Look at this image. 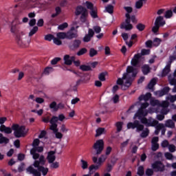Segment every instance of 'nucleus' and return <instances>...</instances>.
<instances>
[{"mask_svg": "<svg viewBox=\"0 0 176 176\" xmlns=\"http://www.w3.org/2000/svg\"><path fill=\"white\" fill-rule=\"evenodd\" d=\"M32 155L34 160H35L33 166L38 169H35L34 167L30 166L27 168L28 173H30V174H32L34 176H41V173H42L43 176L47 175L49 168L43 166H45V164L46 163L45 155L36 153L35 148L32 151Z\"/></svg>", "mask_w": 176, "mask_h": 176, "instance_id": "f257e3e1", "label": "nucleus"}, {"mask_svg": "<svg viewBox=\"0 0 176 176\" xmlns=\"http://www.w3.org/2000/svg\"><path fill=\"white\" fill-rule=\"evenodd\" d=\"M137 69H134L133 66H128L126 68V72L123 74L122 78H118L116 83L121 86L122 90H127L131 84L135 75H137Z\"/></svg>", "mask_w": 176, "mask_h": 176, "instance_id": "f03ea898", "label": "nucleus"}, {"mask_svg": "<svg viewBox=\"0 0 176 176\" xmlns=\"http://www.w3.org/2000/svg\"><path fill=\"white\" fill-rule=\"evenodd\" d=\"M57 122H58V117L52 116V118L50 120V123L51 124L50 126V130H52L53 131L54 134H55L56 138H57L58 140H61L63 135V133H61V132L58 131V128H57Z\"/></svg>", "mask_w": 176, "mask_h": 176, "instance_id": "7ed1b4c3", "label": "nucleus"}, {"mask_svg": "<svg viewBox=\"0 0 176 176\" xmlns=\"http://www.w3.org/2000/svg\"><path fill=\"white\" fill-rule=\"evenodd\" d=\"M12 129L14 131V135L16 138L24 137L28 133V129H26L24 126L19 125L18 124H13Z\"/></svg>", "mask_w": 176, "mask_h": 176, "instance_id": "20e7f679", "label": "nucleus"}, {"mask_svg": "<svg viewBox=\"0 0 176 176\" xmlns=\"http://www.w3.org/2000/svg\"><path fill=\"white\" fill-rule=\"evenodd\" d=\"M75 14L76 16H80V21L81 23H86L87 16H89V12L83 6H79L76 8Z\"/></svg>", "mask_w": 176, "mask_h": 176, "instance_id": "39448f33", "label": "nucleus"}, {"mask_svg": "<svg viewBox=\"0 0 176 176\" xmlns=\"http://www.w3.org/2000/svg\"><path fill=\"white\" fill-rule=\"evenodd\" d=\"M93 149L96 151V155H101L104 151V140H96L92 146Z\"/></svg>", "mask_w": 176, "mask_h": 176, "instance_id": "423d86ee", "label": "nucleus"}, {"mask_svg": "<svg viewBox=\"0 0 176 176\" xmlns=\"http://www.w3.org/2000/svg\"><path fill=\"white\" fill-rule=\"evenodd\" d=\"M141 123L145 124L146 127H155V126L159 124V121L153 120V118H150L146 119V118H142L140 119Z\"/></svg>", "mask_w": 176, "mask_h": 176, "instance_id": "0eeeda50", "label": "nucleus"}, {"mask_svg": "<svg viewBox=\"0 0 176 176\" xmlns=\"http://www.w3.org/2000/svg\"><path fill=\"white\" fill-rule=\"evenodd\" d=\"M151 167L155 173H163L166 170V166L160 161H156L151 164Z\"/></svg>", "mask_w": 176, "mask_h": 176, "instance_id": "6e6552de", "label": "nucleus"}, {"mask_svg": "<svg viewBox=\"0 0 176 176\" xmlns=\"http://www.w3.org/2000/svg\"><path fill=\"white\" fill-rule=\"evenodd\" d=\"M125 16L126 17L125 22L121 24L120 28L124 29L126 31H130L131 30H133V25L130 23L131 17H130L129 13L126 14Z\"/></svg>", "mask_w": 176, "mask_h": 176, "instance_id": "1a4fd4ad", "label": "nucleus"}, {"mask_svg": "<svg viewBox=\"0 0 176 176\" xmlns=\"http://www.w3.org/2000/svg\"><path fill=\"white\" fill-rule=\"evenodd\" d=\"M127 129H136L137 131H142L144 130V125L140 123V121L135 120L134 122H129L127 124Z\"/></svg>", "mask_w": 176, "mask_h": 176, "instance_id": "9d476101", "label": "nucleus"}, {"mask_svg": "<svg viewBox=\"0 0 176 176\" xmlns=\"http://www.w3.org/2000/svg\"><path fill=\"white\" fill-rule=\"evenodd\" d=\"M38 146H39V139H35L32 143L33 148L30 150L31 155H32L33 149L35 150L36 153H41L43 151V147Z\"/></svg>", "mask_w": 176, "mask_h": 176, "instance_id": "9b49d317", "label": "nucleus"}, {"mask_svg": "<svg viewBox=\"0 0 176 176\" xmlns=\"http://www.w3.org/2000/svg\"><path fill=\"white\" fill-rule=\"evenodd\" d=\"M75 31V27H72L67 32H66V39H74L78 38V32Z\"/></svg>", "mask_w": 176, "mask_h": 176, "instance_id": "f8f14e48", "label": "nucleus"}, {"mask_svg": "<svg viewBox=\"0 0 176 176\" xmlns=\"http://www.w3.org/2000/svg\"><path fill=\"white\" fill-rule=\"evenodd\" d=\"M94 36V30L93 29L88 30V34H85L83 37L82 41L83 42H90L91 41V38Z\"/></svg>", "mask_w": 176, "mask_h": 176, "instance_id": "ddd939ff", "label": "nucleus"}, {"mask_svg": "<svg viewBox=\"0 0 176 176\" xmlns=\"http://www.w3.org/2000/svg\"><path fill=\"white\" fill-rule=\"evenodd\" d=\"M169 105H170V103L167 102V100H164L162 101V103L160 102V107H162V108H164V109L162 110V113H163V115H167V113H168L169 110L167 108H168Z\"/></svg>", "mask_w": 176, "mask_h": 176, "instance_id": "4468645a", "label": "nucleus"}, {"mask_svg": "<svg viewBox=\"0 0 176 176\" xmlns=\"http://www.w3.org/2000/svg\"><path fill=\"white\" fill-rule=\"evenodd\" d=\"M19 1L23 0H14V2H19ZM36 2H38V0H25L24 2V6H26L27 8H35Z\"/></svg>", "mask_w": 176, "mask_h": 176, "instance_id": "2eb2a0df", "label": "nucleus"}, {"mask_svg": "<svg viewBox=\"0 0 176 176\" xmlns=\"http://www.w3.org/2000/svg\"><path fill=\"white\" fill-rule=\"evenodd\" d=\"M80 45H82V41L79 39H75L69 45V47L72 50H75L76 49H79V47H80Z\"/></svg>", "mask_w": 176, "mask_h": 176, "instance_id": "dca6fc26", "label": "nucleus"}, {"mask_svg": "<svg viewBox=\"0 0 176 176\" xmlns=\"http://www.w3.org/2000/svg\"><path fill=\"white\" fill-rule=\"evenodd\" d=\"M92 160L94 163H97L99 166H102V164L107 160L105 155H101L98 159L96 157H93Z\"/></svg>", "mask_w": 176, "mask_h": 176, "instance_id": "f3484780", "label": "nucleus"}, {"mask_svg": "<svg viewBox=\"0 0 176 176\" xmlns=\"http://www.w3.org/2000/svg\"><path fill=\"white\" fill-rule=\"evenodd\" d=\"M146 115H148V111H144L143 109H140L134 115L133 119H137V118H138L141 120V117L146 116Z\"/></svg>", "mask_w": 176, "mask_h": 176, "instance_id": "a211bd4d", "label": "nucleus"}, {"mask_svg": "<svg viewBox=\"0 0 176 176\" xmlns=\"http://www.w3.org/2000/svg\"><path fill=\"white\" fill-rule=\"evenodd\" d=\"M56 151H51L48 152L47 156V160H48V162L52 164L56 160Z\"/></svg>", "mask_w": 176, "mask_h": 176, "instance_id": "6ab92c4d", "label": "nucleus"}, {"mask_svg": "<svg viewBox=\"0 0 176 176\" xmlns=\"http://www.w3.org/2000/svg\"><path fill=\"white\" fill-rule=\"evenodd\" d=\"M63 60L66 65H71L73 61H75V56H69V55H65Z\"/></svg>", "mask_w": 176, "mask_h": 176, "instance_id": "aec40b11", "label": "nucleus"}, {"mask_svg": "<svg viewBox=\"0 0 176 176\" xmlns=\"http://www.w3.org/2000/svg\"><path fill=\"white\" fill-rule=\"evenodd\" d=\"M16 42L21 47H28V45H30V41H28V44L25 43V41H24L20 36H16Z\"/></svg>", "mask_w": 176, "mask_h": 176, "instance_id": "412c9836", "label": "nucleus"}, {"mask_svg": "<svg viewBox=\"0 0 176 176\" xmlns=\"http://www.w3.org/2000/svg\"><path fill=\"white\" fill-rule=\"evenodd\" d=\"M0 131H1V133H5L6 134H12V129L2 124L0 126Z\"/></svg>", "mask_w": 176, "mask_h": 176, "instance_id": "4be33fe9", "label": "nucleus"}, {"mask_svg": "<svg viewBox=\"0 0 176 176\" xmlns=\"http://www.w3.org/2000/svg\"><path fill=\"white\" fill-rule=\"evenodd\" d=\"M142 58V55L140 54H137L134 56L133 58L131 60V65L133 66L137 65L140 63V59Z\"/></svg>", "mask_w": 176, "mask_h": 176, "instance_id": "5701e85b", "label": "nucleus"}, {"mask_svg": "<svg viewBox=\"0 0 176 176\" xmlns=\"http://www.w3.org/2000/svg\"><path fill=\"white\" fill-rule=\"evenodd\" d=\"M168 91H170V87H166L162 90L158 91L155 94H157V96H158V97H163V96H166V94L168 93Z\"/></svg>", "mask_w": 176, "mask_h": 176, "instance_id": "b1692460", "label": "nucleus"}, {"mask_svg": "<svg viewBox=\"0 0 176 176\" xmlns=\"http://www.w3.org/2000/svg\"><path fill=\"white\" fill-rule=\"evenodd\" d=\"M154 24H157V25L160 27L164 25V24H166V21H164L163 16H160L156 18Z\"/></svg>", "mask_w": 176, "mask_h": 176, "instance_id": "393cba45", "label": "nucleus"}, {"mask_svg": "<svg viewBox=\"0 0 176 176\" xmlns=\"http://www.w3.org/2000/svg\"><path fill=\"white\" fill-rule=\"evenodd\" d=\"M171 65L167 64L166 66L164 68V69L162 70V76H167V75H168V74H170V71H171Z\"/></svg>", "mask_w": 176, "mask_h": 176, "instance_id": "a878e982", "label": "nucleus"}, {"mask_svg": "<svg viewBox=\"0 0 176 176\" xmlns=\"http://www.w3.org/2000/svg\"><path fill=\"white\" fill-rule=\"evenodd\" d=\"M151 96L152 94H151V93H146L145 95H142L139 97V101H142V100L148 101Z\"/></svg>", "mask_w": 176, "mask_h": 176, "instance_id": "bb28decb", "label": "nucleus"}, {"mask_svg": "<svg viewBox=\"0 0 176 176\" xmlns=\"http://www.w3.org/2000/svg\"><path fill=\"white\" fill-rule=\"evenodd\" d=\"M165 127H169L170 129H174L175 127V123L172 120H168L165 121Z\"/></svg>", "mask_w": 176, "mask_h": 176, "instance_id": "cd10ccee", "label": "nucleus"}, {"mask_svg": "<svg viewBox=\"0 0 176 176\" xmlns=\"http://www.w3.org/2000/svg\"><path fill=\"white\" fill-rule=\"evenodd\" d=\"M142 71L144 75H148V74H149L151 72V67H149V65H144L142 67Z\"/></svg>", "mask_w": 176, "mask_h": 176, "instance_id": "c85d7f7f", "label": "nucleus"}, {"mask_svg": "<svg viewBox=\"0 0 176 176\" xmlns=\"http://www.w3.org/2000/svg\"><path fill=\"white\" fill-rule=\"evenodd\" d=\"M96 133L95 137H100L102 134H105V128H98Z\"/></svg>", "mask_w": 176, "mask_h": 176, "instance_id": "c756f323", "label": "nucleus"}, {"mask_svg": "<svg viewBox=\"0 0 176 176\" xmlns=\"http://www.w3.org/2000/svg\"><path fill=\"white\" fill-rule=\"evenodd\" d=\"M9 139L8 138L4 137L2 133H0V144H8Z\"/></svg>", "mask_w": 176, "mask_h": 176, "instance_id": "7c9ffc66", "label": "nucleus"}, {"mask_svg": "<svg viewBox=\"0 0 176 176\" xmlns=\"http://www.w3.org/2000/svg\"><path fill=\"white\" fill-rule=\"evenodd\" d=\"M142 133L140 134V137L142 138H146V137H148V135H149V129L146 128L144 129V130L142 131Z\"/></svg>", "mask_w": 176, "mask_h": 176, "instance_id": "2f4dec72", "label": "nucleus"}, {"mask_svg": "<svg viewBox=\"0 0 176 176\" xmlns=\"http://www.w3.org/2000/svg\"><path fill=\"white\" fill-rule=\"evenodd\" d=\"M50 108L53 111V112H57V102L55 101L50 104Z\"/></svg>", "mask_w": 176, "mask_h": 176, "instance_id": "473e14b6", "label": "nucleus"}, {"mask_svg": "<svg viewBox=\"0 0 176 176\" xmlns=\"http://www.w3.org/2000/svg\"><path fill=\"white\" fill-rule=\"evenodd\" d=\"M156 85V78H153L148 85V89L152 90Z\"/></svg>", "mask_w": 176, "mask_h": 176, "instance_id": "72a5a7b5", "label": "nucleus"}, {"mask_svg": "<svg viewBox=\"0 0 176 176\" xmlns=\"http://www.w3.org/2000/svg\"><path fill=\"white\" fill-rule=\"evenodd\" d=\"M58 39H67V34L65 32H58L56 34Z\"/></svg>", "mask_w": 176, "mask_h": 176, "instance_id": "f704fd0d", "label": "nucleus"}, {"mask_svg": "<svg viewBox=\"0 0 176 176\" xmlns=\"http://www.w3.org/2000/svg\"><path fill=\"white\" fill-rule=\"evenodd\" d=\"M116 126L117 127L118 133H120L122 131V129L123 128V122H118L116 124Z\"/></svg>", "mask_w": 176, "mask_h": 176, "instance_id": "c9c22d12", "label": "nucleus"}, {"mask_svg": "<svg viewBox=\"0 0 176 176\" xmlns=\"http://www.w3.org/2000/svg\"><path fill=\"white\" fill-rule=\"evenodd\" d=\"M98 54V52L94 50V48H90L89 50V57H94V56H97Z\"/></svg>", "mask_w": 176, "mask_h": 176, "instance_id": "e433bc0d", "label": "nucleus"}, {"mask_svg": "<svg viewBox=\"0 0 176 176\" xmlns=\"http://www.w3.org/2000/svg\"><path fill=\"white\" fill-rule=\"evenodd\" d=\"M106 12L107 13H109L110 14H112L113 13V6L112 5H109L105 8Z\"/></svg>", "mask_w": 176, "mask_h": 176, "instance_id": "4c0bfd02", "label": "nucleus"}, {"mask_svg": "<svg viewBox=\"0 0 176 176\" xmlns=\"http://www.w3.org/2000/svg\"><path fill=\"white\" fill-rule=\"evenodd\" d=\"M81 71H91V67L89 65H82L80 66Z\"/></svg>", "mask_w": 176, "mask_h": 176, "instance_id": "58836bf2", "label": "nucleus"}, {"mask_svg": "<svg viewBox=\"0 0 176 176\" xmlns=\"http://www.w3.org/2000/svg\"><path fill=\"white\" fill-rule=\"evenodd\" d=\"M60 131L61 133H68V131H69V129L67 127L65 124H62L60 125Z\"/></svg>", "mask_w": 176, "mask_h": 176, "instance_id": "ea45409f", "label": "nucleus"}, {"mask_svg": "<svg viewBox=\"0 0 176 176\" xmlns=\"http://www.w3.org/2000/svg\"><path fill=\"white\" fill-rule=\"evenodd\" d=\"M144 1L146 0H139L138 1H137L135 3V8L136 9H141V8H142L143 5H144Z\"/></svg>", "mask_w": 176, "mask_h": 176, "instance_id": "a19ab883", "label": "nucleus"}, {"mask_svg": "<svg viewBox=\"0 0 176 176\" xmlns=\"http://www.w3.org/2000/svg\"><path fill=\"white\" fill-rule=\"evenodd\" d=\"M38 32V27L34 26L29 32V36H32V35H35Z\"/></svg>", "mask_w": 176, "mask_h": 176, "instance_id": "79ce46f5", "label": "nucleus"}, {"mask_svg": "<svg viewBox=\"0 0 176 176\" xmlns=\"http://www.w3.org/2000/svg\"><path fill=\"white\" fill-rule=\"evenodd\" d=\"M89 80H90V77H85L82 80H78L77 81V85H80V82L82 83H89Z\"/></svg>", "mask_w": 176, "mask_h": 176, "instance_id": "37998d69", "label": "nucleus"}, {"mask_svg": "<svg viewBox=\"0 0 176 176\" xmlns=\"http://www.w3.org/2000/svg\"><path fill=\"white\" fill-rule=\"evenodd\" d=\"M87 53V49L85 47L80 49L78 52H77V56H83V54H86Z\"/></svg>", "mask_w": 176, "mask_h": 176, "instance_id": "c03bdc74", "label": "nucleus"}, {"mask_svg": "<svg viewBox=\"0 0 176 176\" xmlns=\"http://www.w3.org/2000/svg\"><path fill=\"white\" fill-rule=\"evenodd\" d=\"M105 76H107V72L101 73L98 76V79L100 80L101 82H105Z\"/></svg>", "mask_w": 176, "mask_h": 176, "instance_id": "a18cd8bd", "label": "nucleus"}, {"mask_svg": "<svg viewBox=\"0 0 176 176\" xmlns=\"http://www.w3.org/2000/svg\"><path fill=\"white\" fill-rule=\"evenodd\" d=\"M161 43H162V39L159 38H155L153 41V45L159 46V45H160Z\"/></svg>", "mask_w": 176, "mask_h": 176, "instance_id": "49530a36", "label": "nucleus"}, {"mask_svg": "<svg viewBox=\"0 0 176 176\" xmlns=\"http://www.w3.org/2000/svg\"><path fill=\"white\" fill-rule=\"evenodd\" d=\"M90 14L93 19H97V9L94 8L93 10H91Z\"/></svg>", "mask_w": 176, "mask_h": 176, "instance_id": "de8ad7c7", "label": "nucleus"}, {"mask_svg": "<svg viewBox=\"0 0 176 176\" xmlns=\"http://www.w3.org/2000/svg\"><path fill=\"white\" fill-rule=\"evenodd\" d=\"M81 167L82 168V170H86V168H87V167H89V164H87V162L81 160Z\"/></svg>", "mask_w": 176, "mask_h": 176, "instance_id": "09e8293b", "label": "nucleus"}, {"mask_svg": "<svg viewBox=\"0 0 176 176\" xmlns=\"http://www.w3.org/2000/svg\"><path fill=\"white\" fill-rule=\"evenodd\" d=\"M10 32H12V34H17L18 30H17V28L16 27V25H13V23H12L11 28H10Z\"/></svg>", "mask_w": 176, "mask_h": 176, "instance_id": "8fccbe9b", "label": "nucleus"}, {"mask_svg": "<svg viewBox=\"0 0 176 176\" xmlns=\"http://www.w3.org/2000/svg\"><path fill=\"white\" fill-rule=\"evenodd\" d=\"M101 167V165L97 164V165H91L89 166V172L93 171V170H98Z\"/></svg>", "mask_w": 176, "mask_h": 176, "instance_id": "3c124183", "label": "nucleus"}, {"mask_svg": "<svg viewBox=\"0 0 176 176\" xmlns=\"http://www.w3.org/2000/svg\"><path fill=\"white\" fill-rule=\"evenodd\" d=\"M136 28L138 30V31H144L145 30V25L142 23H138L136 25Z\"/></svg>", "mask_w": 176, "mask_h": 176, "instance_id": "603ef678", "label": "nucleus"}, {"mask_svg": "<svg viewBox=\"0 0 176 176\" xmlns=\"http://www.w3.org/2000/svg\"><path fill=\"white\" fill-rule=\"evenodd\" d=\"M53 41L54 43H55V45H57L58 46L63 45V42L58 38L54 37Z\"/></svg>", "mask_w": 176, "mask_h": 176, "instance_id": "864d4df0", "label": "nucleus"}, {"mask_svg": "<svg viewBox=\"0 0 176 176\" xmlns=\"http://www.w3.org/2000/svg\"><path fill=\"white\" fill-rule=\"evenodd\" d=\"M151 105H152L153 107H156V105L160 107V102L159 100H152L151 101Z\"/></svg>", "mask_w": 176, "mask_h": 176, "instance_id": "5fc2aeb1", "label": "nucleus"}, {"mask_svg": "<svg viewBox=\"0 0 176 176\" xmlns=\"http://www.w3.org/2000/svg\"><path fill=\"white\" fill-rule=\"evenodd\" d=\"M111 101H113L114 104H118V102H119V95H114V96L111 98Z\"/></svg>", "mask_w": 176, "mask_h": 176, "instance_id": "6e6d98bb", "label": "nucleus"}, {"mask_svg": "<svg viewBox=\"0 0 176 176\" xmlns=\"http://www.w3.org/2000/svg\"><path fill=\"white\" fill-rule=\"evenodd\" d=\"M166 100H168L170 102H175V101H176V95H170L166 98Z\"/></svg>", "mask_w": 176, "mask_h": 176, "instance_id": "4d7b16f0", "label": "nucleus"}, {"mask_svg": "<svg viewBox=\"0 0 176 176\" xmlns=\"http://www.w3.org/2000/svg\"><path fill=\"white\" fill-rule=\"evenodd\" d=\"M34 101L37 102V104H43V102H45V99L41 97H37L35 98Z\"/></svg>", "mask_w": 176, "mask_h": 176, "instance_id": "13d9d810", "label": "nucleus"}, {"mask_svg": "<svg viewBox=\"0 0 176 176\" xmlns=\"http://www.w3.org/2000/svg\"><path fill=\"white\" fill-rule=\"evenodd\" d=\"M67 27H68V23H64L60 25L58 27V28L59 30H60V31H63V30H65V28H67Z\"/></svg>", "mask_w": 176, "mask_h": 176, "instance_id": "bf43d9fd", "label": "nucleus"}, {"mask_svg": "<svg viewBox=\"0 0 176 176\" xmlns=\"http://www.w3.org/2000/svg\"><path fill=\"white\" fill-rule=\"evenodd\" d=\"M144 166H140L138 169V175L142 176V175H144Z\"/></svg>", "mask_w": 176, "mask_h": 176, "instance_id": "052dcab7", "label": "nucleus"}, {"mask_svg": "<svg viewBox=\"0 0 176 176\" xmlns=\"http://www.w3.org/2000/svg\"><path fill=\"white\" fill-rule=\"evenodd\" d=\"M173 16V11H171L170 10H168L165 13V17L166 19H170V17Z\"/></svg>", "mask_w": 176, "mask_h": 176, "instance_id": "680f3d73", "label": "nucleus"}, {"mask_svg": "<svg viewBox=\"0 0 176 176\" xmlns=\"http://www.w3.org/2000/svg\"><path fill=\"white\" fill-rule=\"evenodd\" d=\"M85 6H87V9H89L90 10H93V9H95V8L93 6V3L87 1L85 3Z\"/></svg>", "mask_w": 176, "mask_h": 176, "instance_id": "e2e57ef3", "label": "nucleus"}, {"mask_svg": "<svg viewBox=\"0 0 176 176\" xmlns=\"http://www.w3.org/2000/svg\"><path fill=\"white\" fill-rule=\"evenodd\" d=\"M60 60H61V58H59V57L54 58V59L52 60L51 64L52 65H56V64H57V63Z\"/></svg>", "mask_w": 176, "mask_h": 176, "instance_id": "0e129e2a", "label": "nucleus"}, {"mask_svg": "<svg viewBox=\"0 0 176 176\" xmlns=\"http://www.w3.org/2000/svg\"><path fill=\"white\" fill-rule=\"evenodd\" d=\"M155 129L157 130H159L160 131V130H163L164 129V127L166 126V125H164V124H158L157 125H155Z\"/></svg>", "mask_w": 176, "mask_h": 176, "instance_id": "69168bd1", "label": "nucleus"}, {"mask_svg": "<svg viewBox=\"0 0 176 176\" xmlns=\"http://www.w3.org/2000/svg\"><path fill=\"white\" fill-rule=\"evenodd\" d=\"M176 60V56L175 55H173V56H170L169 57V61L168 62V65H171V63H173V61L175 60Z\"/></svg>", "mask_w": 176, "mask_h": 176, "instance_id": "338daca9", "label": "nucleus"}, {"mask_svg": "<svg viewBox=\"0 0 176 176\" xmlns=\"http://www.w3.org/2000/svg\"><path fill=\"white\" fill-rule=\"evenodd\" d=\"M168 148L169 151H170L171 153H174V151L176 149L175 145H174V144H169L168 146Z\"/></svg>", "mask_w": 176, "mask_h": 176, "instance_id": "774afa93", "label": "nucleus"}]
</instances>
